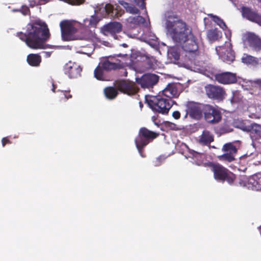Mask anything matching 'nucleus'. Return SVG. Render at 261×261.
Here are the masks:
<instances>
[{
	"instance_id": "obj_1",
	"label": "nucleus",
	"mask_w": 261,
	"mask_h": 261,
	"mask_svg": "<svg viewBox=\"0 0 261 261\" xmlns=\"http://www.w3.org/2000/svg\"><path fill=\"white\" fill-rule=\"evenodd\" d=\"M164 22L167 34L179 43L190 60L199 54L198 45L191 29L172 12H166Z\"/></svg>"
},
{
	"instance_id": "obj_2",
	"label": "nucleus",
	"mask_w": 261,
	"mask_h": 261,
	"mask_svg": "<svg viewBox=\"0 0 261 261\" xmlns=\"http://www.w3.org/2000/svg\"><path fill=\"white\" fill-rule=\"evenodd\" d=\"M16 36L32 49H46L51 46L45 43L50 35L47 25L40 20L29 23L25 32H18Z\"/></svg>"
},
{
	"instance_id": "obj_3",
	"label": "nucleus",
	"mask_w": 261,
	"mask_h": 261,
	"mask_svg": "<svg viewBox=\"0 0 261 261\" xmlns=\"http://www.w3.org/2000/svg\"><path fill=\"white\" fill-rule=\"evenodd\" d=\"M100 20L96 16H91L86 18L81 24L85 28V34L79 35L76 34V22L69 20L62 21L60 23L62 39L65 41H70L77 39H87L91 32L88 29L89 27H95Z\"/></svg>"
},
{
	"instance_id": "obj_4",
	"label": "nucleus",
	"mask_w": 261,
	"mask_h": 261,
	"mask_svg": "<svg viewBox=\"0 0 261 261\" xmlns=\"http://www.w3.org/2000/svg\"><path fill=\"white\" fill-rule=\"evenodd\" d=\"M149 107L153 110L162 114H167L172 107L171 100L164 98L161 95L150 96L146 98Z\"/></svg>"
},
{
	"instance_id": "obj_5",
	"label": "nucleus",
	"mask_w": 261,
	"mask_h": 261,
	"mask_svg": "<svg viewBox=\"0 0 261 261\" xmlns=\"http://www.w3.org/2000/svg\"><path fill=\"white\" fill-rule=\"evenodd\" d=\"M158 136L156 133L150 131L145 127L140 129L139 135L135 139L136 146L142 157L145 156L142 152V148L147 145L152 139L155 138Z\"/></svg>"
},
{
	"instance_id": "obj_6",
	"label": "nucleus",
	"mask_w": 261,
	"mask_h": 261,
	"mask_svg": "<svg viewBox=\"0 0 261 261\" xmlns=\"http://www.w3.org/2000/svg\"><path fill=\"white\" fill-rule=\"evenodd\" d=\"M215 179L220 182L226 180L228 184H231L235 178V175L227 169L219 164H214L212 166Z\"/></svg>"
},
{
	"instance_id": "obj_7",
	"label": "nucleus",
	"mask_w": 261,
	"mask_h": 261,
	"mask_svg": "<svg viewBox=\"0 0 261 261\" xmlns=\"http://www.w3.org/2000/svg\"><path fill=\"white\" fill-rule=\"evenodd\" d=\"M215 49L219 58L223 62L230 64L234 60V53L232 49L230 41H226L223 46L216 47Z\"/></svg>"
},
{
	"instance_id": "obj_8",
	"label": "nucleus",
	"mask_w": 261,
	"mask_h": 261,
	"mask_svg": "<svg viewBox=\"0 0 261 261\" xmlns=\"http://www.w3.org/2000/svg\"><path fill=\"white\" fill-rule=\"evenodd\" d=\"M239 184L241 186L246 187L248 189L261 191V174H255L249 179L246 176H241Z\"/></svg>"
},
{
	"instance_id": "obj_9",
	"label": "nucleus",
	"mask_w": 261,
	"mask_h": 261,
	"mask_svg": "<svg viewBox=\"0 0 261 261\" xmlns=\"http://www.w3.org/2000/svg\"><path fill=\"white\" fill-rule=\"evenodd\" d=\"M205 120L209 123H216L221 119L220 112L214 107L205 105L203 109V114Z\"/></svg>"
},
{
	"instance_id": "obj_10",
	"label": "nucleus",
	"mask_w": 261,
	"mask_h": 261,
	"mask_svg": "<svg viewBox=\"0 0 261 261\" xmlns=\"http://www.w3.org/2000/svg\"><path fill=\"white\" fill-rule=\"evenodd\" d=\"M136 82L143 88H150L155 85L159 81V77L154 74H145L140 78L136 77Z\"/></svg>"
},
{
	"instance_id": "obj_11",
	"label": "nucleus",
	"mask_w": 261,
	"mask_h": 261,
	"mask_svg": "<svg viewBox=\"0 0 261 261\" xmlns=\"http://www.w3.org/2000/svg\"><path fill=\"white\" fill-rule=\"evenodd\" d=\"M205 105L197 104L193 102H188L186 105L187 114L195 119L200 118L203 114Z\"/></svg>"
},
{
	"instance_id": "obj_12",
	"label": "nucleus",
	"mask_w": 261,
	"mask_h": 261,
	"mask_svg": "<svg viewBox=\"0 0 261 261\" xmlns=\"http://www.w3.org/2000/svg\"><path fill=\"white\" fill-rule=\"evenodd\" d=\"M205 91L207 95L211 98L222 100L225 97V92L220 86L209 85L205 87Z\"/></svg>"
},
{
	"instance_id": "obj_13",
	"label": "nucleus",
	"mask_w": 261,
	"mask_h": 261,
	"mask_svg": "<svg viewBox=\"0 0 261 261\" xmlns=\"http://www.w3.org/2000/svg\"><path fill=\"white\" fill-rule=\"evenodd\" d=\"M244 41L248 44L254 50H261V39L257 35L252 33H247L244 36Z\"/></svg>"
},
{
	"instance_id": "obj_14",
	"label": "nucleus",
	"mask_w": 261,
	"mask_h": 261,
	"mask_svg": "<svg viewBox=\"0 0 261 261\" xmlns=\"http://www.w3.org/2000/svg\"><path fill=\"white\" fill-rule=\"evenodd\" d=\"M64 72L70 78H77L81 75L82 68L77 64L71 61L66 63L64 67Z\"/></svg>"
},
{
	"instance_id": "obj_15",
	"label": "nucleus",
	"mask_w": 261,
	"mask_h": 261,
	"mask_svg": "<svg viewBox=\"0 0 261 261\" xmlns=\"http://www.w3.org/2000/svg\"><path fill=\"white\" fill-rule=\"evenodd\" d=\"M117 87L120 91L129 95L135 94L139 90V88L134 82L120 81L117 83Z\"/></svg>"
},
{
	"instance_id": "obj_16",
	"label": "nucleus",
	"mask_w": 261,
	"mask_h": 261,
	"mask_svg": "<svg viewBox=\"0 0 261 261\" xmlns=\"http://www.w3.org/2000/svg\"><path fill=\"white\" fill-rule=\"evenodd\" d=\"M215 80L222 84H231L237 82V79L235 73L225 72L215 75Z\"/></svg>"
},
{
	"instance_id": "obj_17",
	"label": "nucleus",
	"mask_w": 261,
	"mask_h": 261,
	"mask_svg": "<svg viewBox=\"0 0 261 261\" xmlns=\"http://www.w3.org/2000/svg\"><path fill=\"white\" fill-rule=\"evenodd\" d=\"M222 150L226 152L223 155L219 156V160L223 161L230 162L234 160V155L237 152V148L231 143L225 144Z\"/></svg>"
},
{
	"instance_id": "obj_18",
	"label": "nucleus",
	"mask_w": 261,
	"mask_h": 261,
	"mask_svg": "<svg viewBox=\"0 0 261 261\" xmlns=\"http://www.w3.org/2000/svg\"><path fill=\"white\" fill-rule=\"evenodd\" d=\"M121 29L122 25L120 23L113 22L103 26L101 29V32L105 35L107 36L109 34L113 35L114 38L116 39V36L115 34L120 32Z\"/></svg>"
},
{
	"instance_id": "obj_19",
	"label": "nucleus",
	"mask_w": 261,
	"mask_h": 261,
	"mask_svg": "<svg viewBox=\"0 0 261 261\" xmlns=\"http://www.w3.org/2000/svg\"><path fill=\"white\" fill-rule=\"evenodd\" d=\"M242 15L247 19L255 22L261 26V16L248 8H243Z\"/></svg>"
},
{
	"instance_id": "obj_20",
	"label": "nucleus",
	"mask_w": 261,
	"mask_h": 261,
	"mask_svg": "<svg viewBox=\"0 0 261 261\" xmlns=\"http://www.w3.org/2000/svg\"><path fill=\"white\" fill-rule=\"evenodd\" d=\"M162 94L166 97L171 98L177 97L179 95L176 85L174 84H169L163 91Z\"/></svg>"
},
{
	"instance_id": "obj_21",
	"label": "nucleus",
	"mask_w": 261,
	"mask_h": 261,
	"mask_svg": "<svg viewBox=\"0 0 261 261\" xmlns=\"http://www.w3.org/2000/svg\"><path fill=\"white\" fill-rule=\"evenodd\" d=\"M189 157L192 158L195 163L198 165H205L204 160L205 159V155L203 153H200L194 150L190 151Z\"/></svg>"
},
{
	"instance_id": "obj_22",
	"label": "nucleus",
	"mask_w": 261,
	"mask_h": 261,
	"mask_svg": "<svg viewBox=\"0 0 261 261\" xmlns=\"http://www.w3.org/2000/svg\"><path fill=\"white\" fill-rule=\"evenodd\" d=\"M214 140L213 135L208 130H205L203 132L199 142L201 144L207 145L210 144Z\"/></svg>"
},
{
	"instance_id": "obj_23",
	"label": "nucleus",
	"mask_w": 261,
	"mask_h": 261,
	"mask_svg": "<svg viewBox=\"0 0 261 261\" xmlns=\"http://www.w3.org/2000/svg\"><path fill=\"white\" fill-rule=\"evenodd\" d=\"M41 61V57L38 54H30L28 56L27 61L32 66H38Z\"/></svg>"
},
{
	"instance_id": "obj_24",
	"label": "nucleus",
	"mask_w": 261,
	"mask_h": 261,
	"mask_svg": "<svg viewBox=\"0 0 261 261\" xmlns=\"http://www.w3.org/2000/svg\"><path fill=\"white\" fill-rule=\"evenodd\" d=\"M242 61L246 64L255 65L260 63L261 58L257 59L250 55L244 54L242 58Z\"/></svg>"
},
{
	"instance_id": "obj_25",
	"label": "nucleus",
	"mask_w": 261,
	"mask_h": 261,
	"mask_svg": "<svg viewBox=\"0 0 261 261\" xmlns=\"http://www.w3.org/2000/svg\"><path fill=\"white\" fill-rule=\"evenodd\" d=\"M119 3L125 9L127 12L133 14H137L139 13V10L134 6L132 4H128L123 1H120Z\"/></svg>"
},
{
	"instance_id": "obj_26",
	"label": "nucleus",
	"mask_w": 261,
	"mask_h": 261,
	"mask_svg": "<svg viewBox=\"0 0 261 261\" xmlns=\"http://www.w3.org/2000/svg\"><path fill=\"white\" fill-rule=\"evenodd\" d=\"M207 36L209 40L213 42L220 38L222 36V33L217 29H212L208 31Z\"/></svg>"
},
{
	"instance_id": "obj_27",
	"label": "nucleus",
	"mask_w": 261,
	"mask_h": 261,
	"mask_svg": "<svg viewBox=\"0 0 261 261\" xmlns=\"http://www.w3.org/2000/svg\"><path fill=\"white\" fill-rule=\"evenodd\" d=\"M234 126L236 127L240 128L244 132H250L251 134H253V124L247 125L242 121H237L234 123Z\"/></svg>"
},
{
	"instance_id": "obj_28",
	"label": "nucleus",
	"mask_w": 261,
	"mask_h": 261,
	"mask_svg": "<svg viewBox=\"0 0 261 261\" xmlns=\"http://www.w3.org/2000/svg\"><path fill=\"white\" fill-rule=\"evenodd\" d=\"M127 21L130 25L133 24L134 26H137L145 22V19L141 16H130L127 18Z\"/></svg>"
},
{
	"instance_id": "obj_29",
	"label": "nucleus",
	"mask_w": 261,
	"mask_h": 261,
	"mask_svg": "<svg viewBox=\"0 0 261 261\" xmlns=\"http://www.w3.org/2000/svg\"><path fill=\"white\" fill-rule=\"evenodd\" d=\"M104 93L107 98L112 99L116 97L118 92L113 87H108L105 89Z\"/></svg>"
},
{
	"instance_id": "obj_30",
	"label": "nucleus",
	"mask_w": 261,
	"mask_h": 261,
	"mask_svg": "<svg viewBox=\"0 0 261 261\" xmlns=\"http://www.w3.org/2000/svg\"><path fill=\"white\" fill-rule=\"evenodd\" d=\"M168 53L170 58H173L175 61H178L179 59L180 53L177 47H171L168 50Z\"/></svg>"
},
{
	"instance_id": "obj_31",
	"label": "nucleus",
	"mask_w": 261,
	"mask_h": 261,
	"mask_svg": "<svg viewBox=\"0 0 261 261\" xmlns=\"http://www.w3.org/2000/svg\"><path fill=\"white\" fill-rule=\"evenodd\" d=\"M250 84L252 89L254 91L258 92V94L261 95V79H256L251 81Z\"/></svg>"
},
{
	"instance_id": "obj_32",
	"label": "nucleus",
	"mask_w": 261,
	"mask_h": 261,
	"mask_svg": "<svg viewBox=\"0 0 261 261\" xmlns=\"http://www.w3.org/2000/svg\"><path fill=\"white\" fill-rule=\"evenodd\" d=\"M212 18L213 20L216 22L221 29L224 30L226 28V25L222 19L218 17L217 16L214 15L213 14L208 15Z\"/></svg>"
},
{
	"instance_id": "obj_33",
	"label": "nucleus",
	"mask_w": 261,
	"mask_h": 261,
	"mask_svg": "<svg viewBox=\"0 0 261 261\" xmlns=\"http://www.w3.org/2000/svg\"><path fill=\"white\" fill-rule=\"evenodd\" d=\"M102 66L103 69L106 70H111L116 69L118 66L116 63L106 61L102 63Z\"/></svg>"
},
{
	"instance_id": "obj_34",
	"label": "nucleus",
	"mask_w": 261,
	"mask_h": 261,
	"mask_svg": "<svg viewBox=\"0 0 261 261\" xmlns=\"http://www.w3.org/2000/svg\"><path fill=\"white\" fill-rule=\"evenodd\" d=\"M103 70L102 66H98L94 70V73L95 77L99 80H103Z\"/></svg>"
},
{
	"instance_id": "obj_35",
	"label": "nucleus",
	"mask_w": 261,
	"mask_h": 261,
	"mask_svg": "<svg viewBox=\"0 0 261 261\" xmlns=\"http://www.w3.org/2000/svg\"><path fill=\"white\" fill-rule=\"evenodd\" d=\"M253 134H256L261 138V125L253 124Z\"/></svg>"
},
{
	"instance_id": "obj_36",
	"label": "nucleus",
	"mask_w": 261,
	"mask_h": 261,
	"mask_svg": "<svg viewBox=\"0 0 261 261\" xmlns=\"http://www.w3.org/2000/svg\"><path fill=\"white\" fill-rule=\"evenodd\" d=\"M103 10L107 14H109L111 13H113L114 8L112 5L107 4L105 5V7L103 8Z\"/></svg>"
},
{
	"instance_id": "obj_37",
	"label": "nucleus",
	"mask_w": 261,
	"mask_h": 261,
	"mask_svg": "<svg viewBox=\"0 0 261 261\" xmlns=\"http://www.w3.org/2000/svg\"><path fill=\"white\" fill-rule=\"evenodd\" d=\"M132 2H134L137 6L140 7L142 9H145V3L144 0H130Z\"/></svg>"
},
{
	"instance_id": "obj_38",
	"label": "nucleus",
	"mask_w": 261,
	"mask_h": 261,
	"mask_svg": "<svg viewBox=\"0 0 261 261\" xmlns=\"http://www.w3.org/2000/svg\"><path fill=\"white\" fill-rule=\"evenodd\" d=\"M158 39L157 37L154 34L150 33L147 37L145 38V41L148 42L150 41H156Z\"/></svg>"
},
{
	"instance_id": "obj_39",
	"label": "nucleus",
	"mask_w": 261,
	"mask_h": 261,
	"mask_svg": "<svg viewBox=\"0 0 261 261\" xmlns=\"http://www.w3.org/2000/svg\"><path fill=\"white\" fill-rule=\"evenodd\" d=\"M20 12L24 15L28 14L29 9L27 6H22L20 9Z\"/></svg>"
},
{
	"instance_id": "obj_40",
	"label": "nucleus",
	"mask_w": 261,
	"mask_h": 261,
	"mask_svg": "<svg viewBox=\"0 0 261 261\" xmlns=\"http://www.w3.org/2000/svg\"><path fill=\"white\" fill-rule=\"evenodd\" d=\"M165 124L167 126L170 127V128H171L172 129H175V128H176V125L172 122H171L169 121H166L165 122Z\"/></svg>"
},
{
	"instance_id": "obj_41",
	"label": "nucleus",
	"mask_w": 261,
	"mask_h": 261,
	"mask_svg": "<svg viewBox=\"0 0 261 261\" xmlns=\"http://www.w3.org/2000/svg\"><path fill=\"white\" fill-rule=\"evenodd\" d=\"M173 117L175 119H178L180 117V113L179 111H175L172 113Z\"/></svg>"
},
{
	"instance_id": "obj_42",
	"label": "nucleus",
	"mask_w": 261,
	"mask_h": 261,
	"mask_svg": "<svg viewBox=\"0 0 261 261\" xmlns=\"http://www.w3.org/2000/svg\"><path fill=\"white\" fill-rule=\"evenodd\" d=\"M42 54L45 58H49L51 56V52L50 51H42Z\"/></svg>"
},
{
	"instance_id": "obj_43",
	"label": "nucleus",
	"mask_w": 261,
	"mask_h": 261,
	"mask_svg": "<svg viewBox=\"0 0 261 261\" xmlns=\"http://www.w3.org/2000/svg\"><path fill=\"white\" fill-rule=\"evenodd\" d=\"M63 95L64 96L65 98L66 99H69L72 97L71 95L70 94H67V93L66 91L62 92Z\"/></svg>"
},
{
	"instance_id": "obj_44",
	"label": "nucleus",
	"mask_w": 261,
	"mask_h": 261,
	"mask_svg": "<svg viewBox=\"0 0 261 261\" xmlns=\"http://www.w3.org/2000/svg\"><path fill=\"white\" fill-rule=\"evenodd\" d=\"M2 144L3 146H5L6 143L9 142V140L7 138H3L2 140Z\"/></svg>"
},
{
	"instance_id": "obj_45",
	"label": "nucleus",
	"mask_w": 261,
	"mask_h": 261,
	"mask_svg": "<svg viewBox=\"0 0 261 261\" xmlns=\"http://www.w3.org/2000/svg\"><path fill=\"white\" fill-rule=\"evenodd\" d=\"M161 159L164 160V158H163V157H162V156H160L159 158H157L156 160H157V161H158V162H159V163L156 164L155 165V166H159V165H160V161Z\"/></svg>"
},
{
	"instance_id": "obj_46",
	"label": "nucleus",
	"mask_w": 261,
	"mask_h": 261,
	"mask_svg": "<svg viewBox=\"0 0 261 261\" xmlns=\"http://www.w3.org/2000/svg\"><path fill=\"white\" fill-rule=\"evenodd\" d=\"M127 36H128L129 37H131V38H136L137 37V34H127Z\"/></svg>"
},
{
	"instance_id": "obj_47",
	"label": "nucleus",
	"mask_w": 261,
	"mask_h": 261,
	"mask_svg": "<svg viewBox=\"0 0 261 261\" xmlns=\"http://www.w3.org/2000/svg\"><path fill=\"white\" fill-rule=\"evenodd\" d=\"M102 44H103L104 45L107 46H110V45H109L110 43L107 41H103Z\"/></svg>"
},
{
	"instance_id": "obj_48",
	"label": "nucleus",
	"mask_w": 261,
	"mask_h": 261,
	"mask_svg": "<svg viewBox=\"0 0 261 261\" xmlns=\"http://www.w3.org/2000/svg\"><path fill=\"white\" fill-rule=\"evenodd\" d=\"M13 12H20V9H13L12 10Z\"/></svg>"
},
{
	"instance_id": "obj_49",
	"label": "nucleus",
	"mask_w": 261,
	"mask_h": 261,
	"mask_svg": "<svg viewBox=\"0 0 261 261\" xmlns=\"http://www.w3.org/2000/svg\"><path fill=\"white\" fill-rule=\"evenodd\" d=\"M152 120H153V122H154L155 124H158L157 122L155 121V117L154 116L152 117Z\"/></svg>"
},
{
	"instance_id": "obj_50",
	"label": "nucleus",
	"mask_w": 261,
	"mask_h": 261,
	"mask_svg": "<svg viewBox=\"0 0 261 261\" xmlns=\"http://www.w3.org/2000/svg\"><path fill=\"white\" fill-rule=\"evenodd\" d=\"M122 45L123 46L125 47H127V44H126L125 43H123V44H122Z\"/></svg>"
},
{
	"instance_id": "obj_51",
	"label": "nucleus",
	"mask_w": 261,
	"mask_h": 261,
	"mask_svg": "<svg viewBox=\"0 0 261 261\" xmlns=\"http://www.w3.org/2000/svg\"><path fill=\"white\" fill-rule=\"evenodd\" d=\"M53 88L52 89V91L53 92H55V86H54V85L53 84Z\"/></svg>"
}]
</instances>
